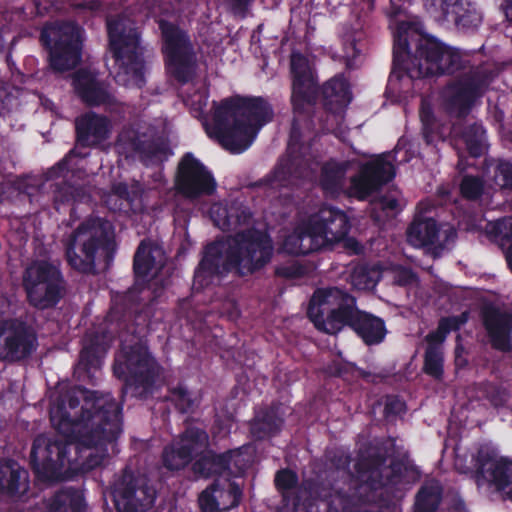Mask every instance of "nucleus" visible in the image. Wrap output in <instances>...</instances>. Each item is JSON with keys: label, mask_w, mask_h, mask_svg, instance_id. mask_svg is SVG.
<instances>
[{"label": "nucleus", "mask_w": 512, "mask_h": 512, "mask_svg": "<svg viewBox=\"0 0 512 512\" xmlns=\"http://www.w3.org/2000/svg\"><path fill=\"white\" fill-rule=\"evenodd\" d=\"M484 189L485 182L477 175H464L459 185L461 196L470 201L479 200L484 194Z\"/></svg>", "instance_id": "obj_46"}, {"label": "nucleus", "mask_w": 512, "mask_h": 512, "mask_svg": "<svg viewBox=\"0 0 512 512\" xmlns=\"http://www.w3.org/2000/svg\"><path fill=\"white\" fill-rule=\"evenodd\" d=\"M274 118L272 105L261 96H232L213 102L212 124L205 125L227 151L239 154L248 149L263 126Z\"/></svg>", "instance_id": "obj_7"}, {"label": "nucleus", "mask_w": 512, "mask_h": 512, "mask_svg": "<svg viewBox=\"0 0 512 512\" xmlns=\"http://www.w3.org/2000/svg\"><path fill=\"white\" fill-rule=\"evenodd\" d=\"M468 312H462L459 315L441 317L438 321V328L446 335L452 331H458L467 321Z\"/></svg>", "instance_id": "obj_52"}, {"label": "nucleus", "mask_w": 512, "mask_h": 512, "mask_svg": "<svg viewBox=\"0 0 512 512\" xmlns=\"http://www.w3.org/2000/svg\"><path fill=\"white\" fill-rule=\"evenodd\" d=\"M343 241V247L347 250L350 255H360L363 253L364 248L362 244L354 237L345 236Z\"/></svg>", "instance_id": "obj_62"}, {"label": "nucleus", "mask_w": 512, "mask_h": 512, "mask_svg": "<svg viewBox=\"0 0 512 512\" xmlns=\"http://www.w3.org/2000/svg\"><path fill=\"white\" fill-rule=\"evenodd\" d=\"M406 404L398 396H388L384 406V415L386 417L396 416L404 413Z\"/></svg>", "instance_id": "obj_57"}, {"label": "nucleus", "mask_w": 512, "mask_h": 512, "mask_svg": "<svg viewBox=\"0 0 512 512\" xmlns=\"http://www.w3.org/2000/svg\"><path fill=\"white\" fill-rule=\"evenodd\" d=\"M39 41L48 53L54 72L74 69L82 59L84 29L72 20L47 21L41 28Z\"/></svg>", "instance_id": "obj_11"}, {"label": "nucleus", "mask_w": 512, "mask_h": 512, "mask_svg": "<svg viewBox=\"0 0 512 512\" xmlns=\"http://www.w3.org/2000/svg\"><path fill=\"white\" fill-rule=\"evenodd\" d=\"M12 460L0 465V495L16 497L20 495V479L25 471L13 467Z\"/></svg>", "instance_id": "obj_40"}, {"label": "nucleus", "mask_w": 512, "mask_h": 512, "mask_svg": "<svg viewBox=\"0 0 512 512\" xmlns=\"http://www.w3.org/2000/svg\"><path fill=\"white\" fill-rule=\"evenodd\" d=\"M225 454H227V475L242 476L251 463L250 458L243 452V447L227 450Z\"/></svg>", "instance_id": "obj_47"}, {"label": "nucleus", "mask_w": 512, "mask_h": 512, "mask_svg": "<svg viewBox=\"0 0 512 512\" xmlns=\"http://www.w3.org/2000/svg\"><path fill=\"white\" fill-rule=\"evenodd\" d=\"M274 244L268 232L248 227L225 238L208 243L194 271V286L204 288L214 278L232 274L238 278L252 276L272 260Z\"/></svg>", "instance_id": "obj_3"}, {"label": "nucleus", "mask_w": 512, "mask_h": 512, "mask_svg": "<svg viewBox=\"0 0 512 512\" xmlns=\"http://www.w3.org/2000/svg\"><path fill=\"white\" fill-rule=\"evenodd\" d=\"M398 200L389 195H382L371 203L370 217L377 223L394 217L398 212Z\"/></svg>", "instance_id": "obj_44"}, {"label": "nucleus", "mask_w": 512, "mask_h": 512, "mask_svg": "<svg viewBox=\"0 0 512 512\" xmlns=\"http://www.w3.org/2000/svg\"><path fill=\"white\" fill-rule=\"evenodd\" d=\"M174 184L177 193L189 200L211 196L217 189L212 172L191 152L178 162Z\"/></svg>", "instance_id": "obj_17"}, {"label": "nucleus", "mask_w": 512, "mask_h": 512, "mask_svg": "<svg viewBox=\"0 0 512 512\" xmlns=\"http://www.w3.org/2000/svg\"><path fill=\"white\" fill-rule=\"evenodd\" d=\"M480 315L492 348L512 352V311L489 304L481 309Z\"/></svg>", "instance_id": "obj_24"}, {"label": "nucleus", "mask_w": 512, "mask_h": 512, "mask_svg": "<svg viewBox=\"0 0 512 512\" xmlns=\"http://www.w3.org/2000/svg\"><path fill=\"white\" fill-rule=\"evenodd\" d=\"M80 7L90 11H99L102 8V2L101 0H89L82 3Z\"/></svg>", "instance_id": "obj_64"}, {"label": "nucleus", "mask_w": 512, "mask_h": 512, "mask_svg": "<svg viewBox=\"0 0 512 512\" xmlns=\"http://www.w3.org/2000/svg\"><path fill=\"white\" fill-rule=\"evenodd\" d=\"M109 50L118 67L116 80L142 88L146 84L144 47L135 22L117 15L106 21Z\"/></svg>", "instance_id": "obj_10"}, {"label": "nucleus", "mask_w": 512, "mask_h": 512, "mask_svg": "<svg viewBox=\"0 0 512 512\" xmlns=\"http://www.w3.org/2000/svg\"><path fill=\"white\" fill-rule=\"evenodd\" d=\"M493 180L502 189H512V159H498L494 166Z\"/></svg>", "instance_id": "obj_48"}, {"label": "nucleus", "mask_w": 512, "mask_h": 512, "mask_svg": "<svg viewBox=\"0 0 512 512\" xmlns=\"http://www.w3.org/2000/svg\"><path fill=\"white\" fill-rule=\"evenodd\" d=\"M64 256L71 269L85 275L97 273V262L109 267L116 253L114 229L101 217L84 219L62 238Z\"/></svg>", "instance_id": "obj_8"}, {"label": "nucleus", "mask_w": 512, "mask_h": 512, "mask_svg": "<svg viewBox=\"0 0 512 512\" xmlns=\"http://www.w3.org/2000/svg\"><path fill=\"white\" fill-rule=\"evenodd\" d=\"M438 235L439 227L433 218H415L407 229L408 242L417 247L435 244Z\"/></svg>", "instance_id": "obj_30"}, {"label": "nucleus", "mask_w": 512, "mask_h": 512, "mask_svg": "<svg viewBox=\"0 0 512 512\" xmlns=\"http://www.w3.org/2000/svg\"><path fill=\"white\" fill-rule=\"evenodd\" d=\"M77 157L75 149H71L59 162L51 167L47 174L53 177H66L70 172H74L76 164H72L74 158Z\"/></svg>", "instance_id": "obj_50"}, {"label": "nucleus", "mask_w": 512, "mask_h": 512, "mask_svg": "<svg viewBox=\"0 0 512 512\" xmlns=\"http://www.w3.org/2000/svg\"><path fill=\"white\" fill-rule=\"evenodd\" d=\"M108 329L91 334L83 345L79 360L74 367L78 381L93 383L94 371L100 369L111 343L118 338L121 349L115 356L113 374L123 381L122 397L130 394L138 399H147L155 390L162 367L149 350L145 331L127 324L126 314L112 306L106 316Z\"/></svg>", "instance_id": "obj_2"}, {"label": "nucleus", "mask_w": 512, "mask_h": 512, "mask_svg": "<svg viewBox=\"0 0 512 512\" xmlns=\"http://www.w3.org/2000/svg\"><path fill=\"white\" fill-rule=\"evenodd\" d=\"M274 483L276 489L284 496L286 492L297 487L299 478L295 471L283 468L276 472Z\"/></svg>", "instance_id": "obj_49"}, {"label": "nucleus", "mask_w": 512, "mask_h": 512, "mask_svg": "<svg viewBox=\"0 0 512 512\" xmlns=\"http://www.w3.org/2000/svg\"><path fill=\"white\" fill-rule=\"evenodd\" d=\"M422 137L427 145H434L444 140L445 136L438 120L433 125L422 126Z\"/></svg>", "instance_id": "obj_56"}, {"label": "nucleus", "mask_w": 512, "mask_h": 512, "mask_svg": "<svg viewBox=\"0 0 512 512\" xmlns=\"http://www.w3.org/2000/svg\"><path fill=\"white\" fill-rule=\"evenodd\" d=\"M391 504L390 498L384 497L383 494L377 495L374 500L355 506L354 512H391Z\"/></svg>", "instance_id": "obj_51"}, {"label": "nucleus", "mask_w": 512, "mask_h": 512, "mask_svg": "<svg viewBox=\"0 0 512 512\" xmlns=\"http://www.w3.org/2000/svg\"><path fill=\"white\" fill-rule=\"evenodd\" d=\"M422 371L440 381L444 376V351L443 348L426 347Z\"/></svg>", "instance_id": "obj_43"}, {"label": "nucleus", "mask_w": 512, "mask_h": 512, "mask_svg": "<svg viewBox=\"0 0 512 512\" xmlns=\"http://www.w3.org/2000/svg\"><path fill=\"white\" fill-rule=\"evenodd\" d=\"M467 57L434 37L409 36L407 29L398 27L393 40V60L389 80L400 81L404 76L421 79L453 75L464 70Z\"/></svg>", "instance_id": "obj_6"}, {"label": "nucleus", "mask_w": 512, "mask_h": 512, "mask_svg": "<svg viewBox=\"0 0 512 512\" xmlns=\"http://www.w3.org/2000/svg\"><path fill=\"white\" fill-rule=\"evenodd\" d=\"M72 85L76 95L89 107H113L118 104L105 83L88 69L81 68L75 71L72 76Z\"/></svg>", "instance_id": "obj_25"}, {"label": "nucleus", "mask_w": 512, "mask_h": 512, "mask_svg": "<svg viewBox=\"0 0 512 512\" xmlns=\"http://www.w3.org/2000/svg\"><path fill=\"white\" fill-rule=\"evenodd\" d=\"M293 160H287L279 163L274 170L263 179L255 183V186H267L273 189L288 187L291 183L292 175H303L307 172V167L301 171L295 170Z\"/></svg>", "instance_id": "obj_37"}, {"label": "nucleus", "mask_w": 512, "mask_h": 512, "mask_svg": "<svg viewBox=\"0 0 512 512\" xmlns=\"http://www.w3.org/2000/svg\"><path fill=\"white\" fill-rule=\"evenodd\" d=\"M307 316L318 331L338 335L348 328L367 346L381 344L388 333L383 318L359 309L357 299L338 287L316 289Z\"/></svg>", "instance_id": "obj_5"}, {"label": "nucleus", "mask_w": 512, "mask_h": 512, "mask_svg": "<svg viewBox=\"0 0 512 512\" xmlns=\"http://www.w3.org/2000/svg\"><path fill=\"white\" fill-rule=\"evenodd\" d=\"M419 117L422 126L433 125L437 121L432 107L424 102L421 104Z\"/></svg>", "instance_id": "obj_61"}, {"label": "nucleus", "mask_w": 512, "mask_h": 512, "mask_svg": "<svg viewBox=\"0 0 512 512\" xmlns=\"http://www.w3.org/2000/svg\"><path fill=\"white\" fill-rule=\"evenodd\" d=\"M496 460H498V458H496L494 450L481 447L476 455L477 473L481 475H484L485 473L488 474L489 467H491L492 463Z\"/></svg>", "instance_id": "obj_54"}, {"label": "nucleus", "mask_w": 512, "mask_h": 512, "mask_svg": "<svg viewBox=\"0 0 512 512\" xmlns=\"http://www.w3.org/2000/svg\"><path fill=\"white\" fill-rule=\"evenodd\" d=\"M347 169L348 162H327L322 166L320 186L325 194L335 197L341 193Z\"/></svg>", "instance_id": "obj_33"}, {"label": "nucleus", "mask_w": 512, "mask_h": 512, "mask_svg": "<svg viewBox=\"0 0 512 512\" xmlns=\"http://www.w3.org/2000/svg\"><path fill=\"white\" fill-rule=\"evenodd\" d=\"M49 512H86L83 493L74 487L57 491L51 499Z\"/></svg>", "instance_id": "obj_32"}, {"label": "nucleus", "mask_w": 512, "mask_h": 512, "mask_svg": "<svg viewBox=\"0 0 512 512\" xmlns=\"http://www.w3.org/2000/svg\"><path fill=\"white\" fill-rule=\"evenodd\" d=\"M462 139L471 157H481L487 150L486 130L480 123L466 126L462 131Z\"/></svg>", "instance_id": "obj_39"}, {"label": "nucleus", "mask_w": 512, "mask_h": 512, "mask_svg": "<svg viewBox=\"0 0 512 512\" xmlns=\"http://www.w3.org/2000/svg\"><path fill=\"white\" fill-rule=\"evenodd\" d=\"M75 133L81 147L97 146L108 138L110 121L104 115L88 112L76 119Z\"/></svg>", "instance_id": "obj_26"}, {"label": "nucleus", "mask_w": 512, "mask_h": 512, "mask_svg": "<svg viewBox=\"0 0 512 512\" xmlns=\"http://www.w3.org/2000/svg\"><path fill=\"white\" fill-rule=\"evenodd\" d=\"M158 27L167 72L181 85L189 83L195 77L197 66L196 53L189 33L165 19L158 21Z\"/></svg>", "instance_id": "obj_13"}, {"label": "nucleus", "mask_w": 512, "mask_h": 512, "mask_svg": "<svg viewBox=\"0 0 512 512\" xmlns=\"http://www.w3.org/2000/svg\"><path fill=\"white\" fill-rule=\"evenodd\" d=\"M307 224L320 249L332 248L348 235L351 223L347 214L335 207H322L312 215Z\"/></svg>", "instance_id": "obj_21"}, {"label": "nucleus", "mask_w": 512, "mask_h": 512, "mask_svg": "<svg viewBox=\"0 0 512 512\" xmlns=\"http://www.w3.org/2000/svg\"><path fill=\"white\" fill-rule=\"evenodd\" d=\"M243 488L230 479H216L199 495L201 512H226L238 507Z\"/></svg>", "instance_id": "obj_23"}, {"label": "nucleus", "mask_w": 512, "mask_h": 512, "mask_svg": "<svg viewBox=\"0 0 512 512\" xmlns=\"http://www.w3.org/2000/svg\"><path fill=\"white\" fill-rule=\"evenodd\" d=\"M208 447V433L202 428L188 426L177 439L164 447L161 455L162 464L170 471L182 470Z\"/></svg>", "instance_id": "obj_18"}, {"label": "nucleus", "mask_w": 512, "mask_h": 512, "mask_svg": "<svg viewBox=\"0 0 512 512\" xmlns=\"http://www.w3.org/2000/svg\"><path fill=\"white\" fill-rule=\"evenodd\" d=\"M39 7H41V1L39 0H30L25 2L22 7L24 19L32 20L37 18L40 13Z\"/></svg>", "instance_id": "obj_60"}, {"label": "nucleus", "mask_w": 512, "mask_h": 512, "mask_svg": "<svg viewBox=\"0 0 512 512\" xmlns=\"http://www.w3.org/2000/svg\"><path fill=\"white\" fill-rule=\"evenodd\" d=\"M313 237L306 223L300 233L289 235L284 239L282 249L287 254L294 256H306L320 251L321 249L317 247Z\"/></svg>", "instance_id": "obj_36"}, {"label": "nucleus", "mask_w": 512, "mask_h": 512, "mask_svg": "<svg viewBox=\"0 0 512 512\" xmlns=\"http://www.w3.org/2000/svg\"><path fill=\"white\" fill-rule=\"evenodd\" d=\"M490 233L502 242L512 244V217H504L492 224Z\"/></svg>", "instance_id": "obj_53"}, {"label": "nucleus", "mask_w": 512, "mask_h": 512, "mask_svg": "<svg viewBox=\"0 0 512 512\" xmlns=\"http://www.w3.org/2000/svg\"><path fill=\"white\" fill-rule=\"evenodd\" d=\"M395 166L385 156H378L360 166L351 178V191L358 199H366L395 177Z\"/></svg>", "instance_id": "obj_22"}, {"label": "nucleus", "mask_w": 512, "mask_h": 512, "mask_svg": "<svg viewBox=\"0 0 512 512\" xmlns=\"http://www.w3.org/2000/svg\"><path fill=\"white\" fill-rule=\"evenodd\" d=\"M218 214L221 218L215 220V223L223 231H236L238 228L249 226L253 220L251 209L242 204L219 208Z\"/></svg>", "instance_id": "obj_31"}, {"label": "nucleus", "mask_w": 512, "mask_h": 512, "mask_svg": "<svg viewBox=\"0 0 512 512\" xmlns=\"http://www.w3.org/2000/svg\"><path fill=\"white\" fill-rule=\"evenodd\" d=\"M112 192L120 199L128 200L130 198L129 187L124 182L116 183L112 186Z\"/></svg>", "instance_id": "obj_63"}, {"label": "nucleus", "mask_w": 512, "mask_h": 512, "mask_svg": "<svg viewBox=\"0 0 512 512\" xmlns=\"http://www.w3.org/2000/svg\"><path fill=\"white\" fill-rule=\"evenodd\" d=\"M275 275L285 279H297L305 275V267L295 262L280 265L275 268Z\"/></svg>", "instance_id": "obj_55"}, {"label": "nucleus", "mask_w": 512, "mask_h": 512, "mask_svg": "<svg viewBox=\"0 0 512 512\" xmlns=\"http://www.w3.org/2000/svg\"><path fill=\"white\" fill-rule=\"evenodd\" d=\"M292 93L291 104L294 115H309L321 94L325 112L341 113L351 102L350 84L343 75H336L319 88L307 60L293 56L291 59Z\"/></svg>", "instance_id": "obj_9"}, {"label": "nucleus", "mask_w": 512, "mask_h": 512, "mask_svg": "<svg viewBox=\"0 0 512 512\" xmlns=\"http://www.w3.org/2000/svg\"><path fill=\"white\" fill-rule=\"evenodd\" d=\"M442 500V486L437 481L426 482L415 495L413 512H437Z\"/></svg>", "instance_id": "obj_34"}, {"label": "nucleus", "mask_w": 512, "mask_h": 512, "mask_svg": "<svg viewBox=\"0 0 512 512\" xmlns=\"http://www.w3.org/2000/svg\"><path fill=\"white\" fill-rule=\"evenodd\" d=\"M386 461V453L374 452L357 462L358 477L331 471L323 479L308 482L309 496L301 504L304 512H354L355 506L374 500L384 484Z\"/></svg>", "instance_id": "obj_4"}, {"label": "nucleus", "mask_w": 512, "mask_h": 512, "mask_svg": "<svg viewBox=\"0 0 512 512\" xmlns=\"http://www.w3.org/2000/svg\"><path fill=\"white\" fill-rule=\"evenodd\" d=\"M35 328L22 318H0V359L17 363L28 359L38 348Z\"/></svg>", "instance_id": "obj_15"}, {"label": "nucleus", "mask_w": 512, "mask_h": 512, "mask_svg": "<svg viewBox=\"0 0 512 512\" xmlns=\"http://www.w3.org/2000/svg\"><path fill=\"white\" fill-rule=\"evenodd\" d=\"M50 422L75 441L69 470L86 474L101 466L107 445L122 432V406L110 393L98 395L81 386L61 390L52 401Z\"/></svg>", "instance_id": "obj_1"}, {"label": "nucleus", "mask_w": 512, "mask_h": 512, "mask_svg": "<svg viewBox=\"0 0 512 512\" xmlns=\"http://www.w3.org/2000/svg\"><path fill=\"white\" fill-rule=\"evenodd\" d=\"M284 416L279 404H271L259 412L250 423V433L256 440L271 438L280 433Z\"/></svg>", "instance_id": "obj_27"}, {"label": "nucleus", "mask_w": 512, "mask_h": 512, "mask_svg": "<svg viewBox=\"0 0 512 512\" xmlns=\"http://www.w3.org/2000/svg\"><path fill=\"white\" fill-rule=\"evenodd\" d=\"M424 6L435 19L453 23L457 31L474 34L483 22L482 13L465 0H423Z\"/></svg>", "instance_id": "obj_20"}, {"label": "nucleus", "mask_w": 512, "mask_h": 512, "mask_svg": "<svg viewBox=\"0 0 512 512\" xmlns=\"http://www.w3.org/2000/svg\"><path fill=\"white\" fill-rule=\"evenodd\" d=\"M489 84L488 75L477 72L449 85L443 100L446 112L451 117L465 118Z\"/></svg>", "instance_id": "obj_19"}, {"label": "nucleus", "mask_w": 512, "mask_h": 512, "mask_svg": "<svg viewBox=\"0 0 512 512\" xmlns=\"http://www.w3.org/2000/svg\"><path fill=\"white\" fill-rule=\"evenodd\" d=\"M446 338L447 336L437 327L436 330L430 331L426 335L425 341L427 347L442 348V344Z\"/></svg>", "instance_id": "obj_59"}, {"label": "nucleus", "mask_w": 512, "mask_h": 512, "mask_svg": "<svg viewBox=\"0 0 512 512\" xmlns=\"http://www.w3.org/2000/svg\"><path fill=\"white\" fill-rule=\"evenodd\" d=\"M488 481L504 500L512 502V458L501 456L488 469Z\"/></svg>", "instance_id": "obj_28"}, {"label": "nucleus", "mask_w": 512, "mask_h": 512, "mask_svg": "<svg viewBox=\"0 0 512 512\" xmlns=\"http://www.w3.org/2000/svg\"><path fill=\"white\" fill-rule=\"evenodd\" d=\"M86 198L85 190L62 181L53 185V207L57 212L65 206L73 205L76 202H83Z\"/></svg>", "instance_id": "obj_38"}, {"label": "nucleus", "mask_w": 512, "mask_h": 512, "mask_svg": "<svg viewBox=\"0 0 512 512\" xmlns=\"http://www.w3.org/2000/svg\"><path fill=\"white\" fill-rule=\"evenodd\" d=\"M227 454L216 453L208 448L192 463L191 470L197 478L227 475Z\"/></svg>", "instance_id": "obj_29"}, {"label": "nucleus", "mask_w": 512, "mask_h": 512, "mask_svg": "<svg viewBox=\"0 0 512 512\" xmlns=\"http://www.w3.org/2000/svg\"><path fill=\"white\" fill-rule=\"evenodd\" d=\"M165 398L181 414L192 413L197 406L193 392L183 383L169 387Z\"/></svg>", "instance_id": "obj_41"}, {"label": "nucleus", "mask_w": 512, "mask_h": 512, "mask_svg": "<svg viewBox=\"0 0 512 512\" xmlns=\"http://www.w3.org/2000/svg\"><path fill=\"white\" fill-rule=\"evenodd\" d=\"M417 280V275L412 269L401 267L395 275V282L399 286H408Z\"/></svg>", "instance_id": "obj_58"}, {"label": "nucleus", "mask_w": 512, "mask_h": 512, "mask_svg": "<svg viewBox=\"0 0 512 512\" xmlns=\"http://www.w3.org/2000/svg\"><path fill=\"white\" fill-rule=\"evenodd\" d=\"M390 474L384 477V484L379 489L378 495L384 494L389 486L401 483L409 473L415 472V468L403 459H392L389 464Z\"/></svg>", "instance_id": "obj_45"}, {"label": "nucleus", "mask_w": 512, "mask_h": 512, "mask_svg": "<svg viewBox=\"0 0 512 512\" xmlns=\"http://www.w3.org/2000/svg\"><path fill=\"white\" fill-rule=\"evenodd\" d=\"M57 436L45 434L36 436L30 452V466L37 477L44 480H56L62 475L63 469L70 468L72 462L71 450L75 441L66 433L61 432L55 425Z\"/></svg>", "instance_id": "obj_14"}, {"label": "nucleus", "mask_w": 512, "mask_h": 512, "mask_svg": "<svg viewBox=\"0 0 512 512\" xmlns=\"http://www.w3.org/2000/svg\"><path fill=\"white\" fill-rule=\"evenodd\" d=\"M129 147L145 162L160 161L168 151V147L163 142L150 139L145 134L131 137Z\"/></svg>", "instance_id": "obj_35"}, {"label": "nucleus", "mask_w": 512, "mask_h": 512, "mask_svg": "<svg viewBox=\"0 0 512 512\" xmlns=\"http://www.w3.org/2000/svg\"><path fill=\"white\" fill-rule=\"evenodd\" d=\"M111 495L118 512H146L156 499V490L148 480L129 468L122 470L112 487Z\"/></svg>", "instance_id": "obj_16"}, {"label": "nucleus", "mask_w": 512, "mask_h": 512, "mask_svg": "<svg viewBox=\"0 0 512 512\" xmlns=\"http://www.w3.org/2000/svg\"><path fill=\"white\" fill-rule=\"evenodd\" d=\"M22 287L30 306L38 310L52 309L64 296L65 279L54 263L36 259L22 273Z\"/></svg>", "instance_id": "obj_12"}, {"label": "nucleus", "mask_w": 512, "mask_h": 512, "mask_svg": "<svg viewBox=\"0 0 512 512\" xmlns=\"http://www.w3.org/2000/svg\"><path fill=\"white\" fill-rule=\"evenodd\" d=\"M156 259L149 246L142 241L134 254L133 271L136 279L146 278L153 270Z\"/></svg>", "instance_id": "obj_42"}]
</instances>
